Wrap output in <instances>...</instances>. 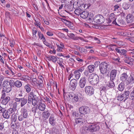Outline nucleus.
Segmentation results:
<instances>
[{"label":"nucleus","instance_id":"f257e3e1","mask_svg":"<svg viewBox=\"0 0 134 134\" xmlns=\"http://www.w3.org/2000/svg\"><path fill=\"white\" fill-rule=\"evenodd\" d=\"M40 98L37 93L34 94L33 92H31L28 94V103H31L32 102V105H35L37 101Z\"/></svg>","mask_w":134,"mask_h":134},{"label":"nucleus","instance_id":"f03ea898","mask_svg":"<svg viewBox=\"0 0 134 134\" xmlns=\"http://www.w3.org/2000/svg\"><path fill=\"white\" fill-rule=\"evenodd\" d=\"M105 19L102 15L99 14L96 15L93 19L89 18L88 21L92 23H97L100 24L103 23L105 21Z\"/></svg>","mask_w":134,"mask_h":134},{"label":"nucleus","instance_id":"7ed1b4c3","mask_svg":"<svg viewBox=\"0 0 134 134\" xmlns=\"http://www.w3.org/2000/svg\"><path fill=\"white\" fill-rule=\"evenodd\" d=\"M88 80L90 83L93 85H97L99 81V78L98 76L96 74H91L88 77Z\"/></svg>","mask_w":134,"mask_h":134},{"label":"nucleus","instance_id":"20e7f679","mask_svg":"<svg viewBox=\"0 0 134 134\" xmlns=\"http://www.w3.org/2000/svg\"><path fill=\"white\" fill-rule=\"evenodd\" d=\"M109 64L106 62L101 63L99 65V69L100 73L102 74L106 73L109 71Z\"/></svg>","mask_w":134,"mask_h":134},{"label":"nucleus","instance_id":"39448f33","mask_svg":"<svg viewBox=\"0 0 134 134\" xmlns=\"http://www.w3.org/2000/svg\"><path fill=\"white\" fill-rule=\"evenodd\" d=\"M12 85H12L10 80L9 82L8 81H4L2 85L3 90L7 93L9 92L11 90L12 85Z\"/></svg>","mask_w":134,"mask_h":134},{"label":"nucleus","instance_id":"423d86ee","mask_svg":"<svg viewBox=\"0 0 134 134\" xmlns=\"http://www.w3.org/2000/svg\"><path fill=\"white\" fill-rule=\"evenodd\" d=\"M79 111L80 113L84 115L88 114L90 112V108L87 106H82L79 108Z\"/></svg>","mask_w":134,"mask_h":134},{"label":"nucleus","instance_id":"0eeeda50","mask_svg":"<svg viewBox=\"0 0 134 134\" xmlns=\"http://www.w3.org/2000/svg\"><path fill=\"white\" fill-rule=\"evenodd\" d=\"M85 90L86 94L89 96H91L94 94V90L91 86H86L85 87Z\"/></svg>","mask_w":134,"mask_h":134},{"label":"nucleus","instance_id":"6e6552de","mask_svg":"<svg viewBox=\"0 0 134 134\" xmlns=\"http://www.w3.org/2000/svg\"><path fill=\"white\" fill-rule=\"evenodd\" d=\"M100 127L98 124H92L88 127L87 129H89L91 132H93L98 130Z\"/></svg>","mask_w":134,"mask_h":134},{"label":"nucleus","instance_id":"1a4fd4ad","mask_svg":"<svg viewBox=\"0 0 134 134\" xmlns=\"http://www.w3.org/2000/svg\"><path fill=\"white\" fill-rule=\"evenodd\" d=\"M85 121L86 116L84 115L81 116L80 118L75 120V122L76 124H79L80 125H82L85 123Z\"/></svg>","mask_w":134,"mask_h":134},{"label":"nucleus","instance_id":"9d476101","mask_svg":"<svg viewBox=\"0 0 134 134\" xmlns=\"http://www.w3.org/2000/svg\"><path fill=\"white\" fill-rule=\"evenodd\" d=\"M10 81L11 82L12 85H13L12 86L13 87L15 86L17 87L20 88L22 85L21 82L19 80H17L15 82H14L13 80H10Z\"/></svg>","mask_w":134,"mask_h":134},{"label":"nucleus","instance_id":"9b49d317","mask_svg":"<svg viewBox=\"0 0 134 134\" xmlns=\"http://www.w3.org/2000/svg\"><path fill=\"white\" fill-rule=\"evenodd\" d=\"M70 88L72 90H74L77 85V81L75 79H72L70 81Z\"/></svg>","mask_w":134,"mask_h":134},{"label":"nucleus","instance_id":"f8f14e48","mask_svg":"<svg viewBox=\"0 0 134 134\" xmlns=\"http://www.w3.org/2000/svg\"><path fill=\"white\" fill-rule=\"evenodd\" d=\"M86 80L85 77H81L79 83L80 87L81 88H83L86 83Z\"/></svg>","mask_w":134,"mask_h":134},{"label":"nucleus","instance_id":"ddd939ff","mask_svg":"<svg viewBox=\"0 0 134 134\" xmlns=\"http://www.w3.org/2000/svg\"><path fill=\"white\" fill-rule=\"evenodd\" d=\"M21 112L24 118H26L28 115L27 109L25 107H23L21 109Z\"/></svg>","mask_w":134,"mask_h":134},{"label":"nucleus","instance_id":"4468645a","mask_svg":"<svg viewBox=\"0 0 134 134\" xmlns=\"http://www.w3.org/2000/svg\"><path fill=\"white\" fill-rule=\"evenodd\" d=\"M117 73V71L115 69L112 70L110 75V79L112 80H114L115 79Z\"/></svg>","mask_w":134,"mask_h":134},{"label":"nucleus","instance_id":"2eb2a0df","mask_svg":"<svg viewBox=\"0 0 134 134\" xmlns=\"http://www.w3.org/2000/svg\"><path fill=\"white\" fill-rule=\"evenodd\" d=\"M113 80H111L110 79L108 81H107V80H106L105 83L106 84V85L109 87H113L115 86V84L113 81Z\"/></svg>","mask_w":134,"mask_h":134},{"label":"nucleus","instance_id":"dca6fc26","mask_svg":"<svg viewBox=\"0 0 134 134\" xmlns=\"http://www.w3.org/2000/svg\"><path fill=\"white\" fill-rule=\"evenodd\" d=\"M134 83V77L131 75L126 80V84L127 85L129 84H132Z\"/></svg>","mask_w":134,"mask_h":134},{"label":"nucleus","instance_id":"f3484780","mask_svg":"<svg viewBox=\"0 0 134 134\" xmlns=\"http://www.w3.org/2000/svg\"><path fill=\"white\" fill-rule=\"evenodd\" d=\"M133 19V16L131 14H129L128 15L126 18L127 22L128 23H131L132 22Z\"/></svg>","mask_w":134,"mask_h":134},{"label":"nucleus","instance_id":"a211bd4d","mask_svg":"<svg viewBox=\"0 0 134 134\" xmlns=\"http://www.w3.org/2000/svg\"><path fill=\"white\" fill-rule=\"evenodd\" d=\"M130 92L129 91H124V93L122 94L123 97H124V101H125L128 98L130 95Z\"/></svg>","mask_w":134,"mask_h":134},{"label":"nucleus","instance_id":"6ab92c4d","mask_svg":"<svg viewBox=\"0 0 134 134\" xmlns=\"http://www.w3.org/2000/svg\"><path fill=\"white\" fill-rule=\"evenodd\" d=\"M27 100L24 97L22 98L21 100L20 106L21 107H23L27 102Z\"/></svg>","mask_w":134,"mask_h":134},{"label":"nucleus","instance_id":"aec40b11","mask_svg":"<svg viewBox=\"0 0 134 134\" xmlns=\"http://www.w3.org/2000/svg\"><path fill=\"white\" fill-rule=\"evenodd\" d=\"M128 76L126 74L124 73L122 74V75L120 77V79L123 82L124 81L126 83V80L127 79Z\"/></svg>","mask_w":134,"mask_h":134},{"label":"nucleus","instance_id":"412c9836","mask_svg":"<svg viewBox=\"0 0 134 134\" xmlns=\"http://www.w3.org/2000/svg\"><path fill=\"white\" fill-rule=\"evenodd\" d=\"M50 116V113L48 110L45 111L42 113V117L45 119H47Z\"/></svg>","mask_w":134,"mask_h":134},{"label":"nucleus","instance_id":"4be33fe9","mask_svg":"<svg viewBox=\"0 0 134 134\" xmlns=\"http://www.w3.org/2000/svg\"><path fill=\"white\" fill-rule=\"evenodd\" d=\"M46 107L45 104L42 103H40L38 104V109L41 111H43Z\"/></svg>","mask_w":134,"mask_h":134},{"label":"nucleus","instance_id":"5701e85b","mask_svg":"<svg viewBox=\"0 0 134 134\" xmlns=\"http://www.w3.org/2000/svg\"><path fill=\"white\" fill-rule=\"evenodd\" d=\"M10 98L9 97H6L3 99L2 103L3 105H6L10 100Z\"/></svg>","mask_w":134,"mask_h":134},{"label":"nucleus","instance_id":"b1692460","mask_svg":"<svg viewBox=\"0 0 134 134\" xmlns=\"http://www.w3.org/2000/svg\"><path fill=\"white\" fill-rule=\"evenodd\" d=\"M50 124L54 126L55 124V119L54 117L50 116L49 119Z\"/></svg>","mask_w":134,"mask_h":134},{"label":"nucleus","instance_id":"393cba45","mask_svg":"<svg viewBox=\"0 0 134 134\" xmlns=\"http://www.w3.org/2000/svg\"><path fill=\"white\" fill-rule=\"evenodd\" d=\"M88 13L86 12H82L80 14V17L83 19H85L88 17Z\"/></svg>","mask_w":134,"mask_h":134},{"label":"nucleus","instance_id":"a878e982","mask_svg":"<svg viewBox=\"0 0 134 134\" xmlns=\"http://www.w3.org/2000/svg\"><path fill=\"white\" fill-rule=\"evenodd\" d=\"M124 88V84L123 82H121L119 85L118 90L121 91H123Z\"/></svg>","mask_w":134,"mask_h":134},{"label":"nucleus","instance_id":"bb28decb","mask_svg":"<svg viewBox=\"0 0 134 134\" xmlns=\"http://www.w3.org/2000/svg\"><path fill=\"white\" fill-rule=\"evenodd\" d=\"M2 115L3 118L6 119H8L9 118L10 114L7 111V110L3 113Z\"/></svg>","mask_w":134,"mask_h":134},{"label":"nucleus","instance_id":"cd10ccee","mask_svg":"<svg viewBox=\"0 0 134 134\" xmlns=\"http://www.w3.org/2000/svg\"><path fill=\"white\" fill-rule=\"evenodd\" d=\"M88 68L89 72L91 73L94 71L95 68V66L93 65H90L88 66Z\"/></svg>","mask_w":134,"mask_h":134},{"label":"nucleus","instance_id":"c85d7f7f","mask_svg":"<svg viewBox=\"0 0 134 134\" xmlns=\"http://www.w3.org/2000/svg\"><path fill=\"white\" fill-rule=\"evenodd\" d=\"M82 12V10L80 8L77 9L74 11L75 14L77 15H80Z\"/></svg>","mask_w":134,"mask_h":134},{"label":"nucleus","instance_id":"c756f323","mask_svg":"<svg viewBox=\"0 0 134 134\" xmlns=\"http://www.w3.org/2000/svg\"><path fill=\"white\" fill-rule=\"evenodd\" d=\"M74 73L75 78L76 79L78 80L80 76V72L75 71H74Z\"/></svg>","mask_w":134,"mask_h":134},{"label":"nucleus","instance_id":"7c9ffc66","mask_svg":"<svg viewBox=\"0 0 134 134\" xmlns=\"http://www.w3.org/2000/svg\"><path fill=\"white\" fill-rule=\"evenodd\" d=\"M38 35L39 38L41 40H42L43 41L45 40L46 39L44 38L43 34H42L40 32L38 31Z\"/></svg>","mask_w":134,"mask_h":134},{"label":"nucleus","instance_id":"2f4dec72","mask_svg":"<svg viewBox=\"0 0 134 134\" xmlns=\"http://www.w3.org/2000/svg\"><path fill=\"white\" fill-rule=\"evenodd\" d=\"M68 36L74 40H77V37H75V35L72 33L68 34Z\"/></svg>","mask_w":134,"mask_h":134},{"label":"nucleus","instance_id":"473e14b6","mask_svg":"<svg viewBox=\"0 0 134 134\" xmlns=\"http://www.w3.org/2000/svg\"><path fill=\"white\" fill-rule=\"evenodd\" d=\"M124 97H123L122 94H119L117 97V99L119 101H121L122 100L124 99Z\"/></svg>","mask_w":134,"mask_h":134},{"label":"nucleus","instance_id":"72a5a7b5","mask_svg":"<svg viewBox=\"0 0 134 134\" xmlns=\"http://www.w3.org/2000/svg\"><path fill=\"white\" fill-rule=\"evenodd\" d=\"M52 132L54 134H59V131L56 128L53 127L52 129Z\"/></svg>","mask_w":134,"mask_h":134},{"label":"nucleus","instance_id":"f704fd0d","mask_svg":"<svg viewBox=\"0 0 134 134\" xmlns=\"http://www.w3.org/2000/svg\"><path fill=\"white\" fill-rule=\"evenodd\" d=\"M126 51L123 49H121L120 54V55H123L125 56V58H127L126 55Z\"/></svg>","mask_w":134,"mask_h":134},{"label":"nucleus","instance_id":"c9c22d12","mask_svg":"<svg viewBox=\"0 0 134 134\" xmlns=\"http://www.w3.org/2000/svg\"><path fill=\"white\" fill-rule=\"evenodd\" d=\"M122 7L125 9H127L129 8L130 5L127 3H124L123 4Z\"/></svg>","mask_w":134,"mask_h":134},{"label":"nucleus","instance_id":"e433bc0d","mask_svg":"<svg viewBox=\"0 0 134 134\" xmlns=\"http://www.w3.org/2000/svg\"><path fill=\"white\" fill-rule=\"evenodd\" d=\"M30 85L29 84H27L25 86V88L27 92H29L30 91L31 89L30 87Z\"/></svg>","mask_w":134,"mask_h":134},{"label":"nucleus","instance_id":"4c0bfd02","mask_svg":"<svg viewBox=\"0 0 134 134\" xmlns=\"http://www.w3.org/2000/svg\"><path fill=\"white\" fill-rule=\"evenodd\" d=\"M17 118V116L16 115L14 114H13L11 118V120L12 121L15 122Z\"/></svg>","mask_w":134,"mask_h":134},{"label":"nucleus","instance_id":"58836bf2","mask_svg":"<svg viewBox=\"0 0 134 134\" xmlns=\"http://www.w3.org/2000/svg\"><path fill=\"white\" fill-rule=\"evenodd\" d=\"M130 99L131 100L134 99V90H133L130 93L129 97Z\"/></svg>","mask_w":134,"mask_h":134},{"label":"nucleus","instance_id":"ea45409f","mask_svg":"<svg viewBox=\"0 0 134 134\" xmlns=\"http://www.w3.org/2000/svg\"><path fill=\"white\" fill-rule=\"evenodd\" d=\"M79 98L78 96L75 95L73 98L72 99V101L73 102H77Z\"/></svg>","mask_w":134,"mask_h":134},{"label":"nucleus","instance_id":"a19ab883","mask_svg":"<svg viewBox=\"0 0 134 134\" xmlns=\"http://www.w3.org/2000/svg\"><path fill=\"white\" fill-rule=\"evenodd\" d=\"M51 58L52 60L54 63H55L57 62L58 58L57 56H52Z\"/></svg>","mask_w":134,"mask_h":134},{"label":"nucleus","instance_id":"79ce46f5","mask_svg":"<svg viewBox=\"0 0 134 134\" xmlns=\"http://www.w3.org/2000/svg\"><path fill=\"white\" fill-rule=\"evenodd\" d=\"M78 49L81 52V53L83 52H86L87 51L85 48H82L80 49V48H78Z\"/></svg>","mask_w":134,"mask_h":134},{"label":"nucleus","instance_id":"37998d69","mask_svg":"<svg viewBox=\"0 0 134 134\" xmlns=\"http://www.w3.org/2000/svg\"><path fill=\"white\" fill-rule=\"evenodd\" d=\"M7 111L10 114L14 112V109L12 108H10L8 110H7Z\"/></svg>","mask_w":134,"mask_h":134},{"label":"nucleus","instance_id":"c03bdc74","mask_svg":"<svg viewBox=\"0 0 134 134\" xmlns=\"http://www.w3.org/2000/svg\"><path fill=\"white\" fill-rule=\"evenodd\" d=\"M43 43H44L49 48L50 47L51 44L50 43H48L46 41V39L45 40L43 41Z\"/></svg>","mask_w":134,"mask_h":134},{"label":"nucleus","instance_id":"a18cd8bd","mask_svg":"<svg viewBox=\"0 0 134 134\" xmlns=\"http://www.w3.org/2000/svg\"><path fill=\"white\" fill-rule=\"evenodd\" d=\"M6 110L5 108H3L0 105V113H3Z\"/></svg>","mask_w":134,"mask_h":134},{"label":"nucleus","instance_id":"49530a36","mask_svg":"<svg viewBox=\"0 0 134 134\" xmlns=\"http://www.w3.org/2000/svg\"><path fill=\"white\" fill-rule=\"evenodd\" d=\"M25 119L24 117L21 114L18 116V119L19 121H21Z\"/></svg>","mask_w":134,"mask_h":134},{"label":"nucleus","instance_id":"de8ad7c7","mask_svg":"<svg viewBox=\"0 0 134 134\" xmlns=\"http://www.w3.org/2000/svg\"><path fill=\"white\" fill-rule=\"evenodd\" d=\"M75 94L73 93H69L68 95V96L69 97V98L70 99H72L73 98V97L75 96Z\"/></svg>","mask_w":134,"mask_h":134},{"label":"nucleus","instance_id":"09e8293b","mask_svg":"<svg viewBox=\"0 0 134 134\" xmlns=\"http://www.w3.org/2000/svg\"><path fill=\"white\" fill-rule=\"evenodd\" d=\"M58 35L60 38H65V35L63 34L60 33L58 34Z\"/></svg>","mask_w":134,"mask_h":134},{"label":"nucleus","instance_id":"8fccbe9b","mask_svg":"<svg viewBox=\"0 0 134 134\" xmlns=\"http://www.w3.org/2000/svg\"><path fill=\"white\" fill-rule=\"evenodd\" d=\"M5 92L3 90L2 91V94L1 97V98H4L5 97Z\"/></svg>","mask_w":134,"mask_h":134},{"label":"nucleus","instance_id":"3c124183","mask_svg":"<svg viewBox=\"0 0 134 134\" xmlns=\"http://www.w3.org/2000/svg\"><path fill=\"white\" fill-rule=\"evenodd\" d=\"M22 99V98H18L16 97L14 99L15 101L17 102H20L21 100Z\"/></svg>","mask_w":134,"mask_h":134},{"label":"nucleus","instance_id":"603ef678","mask_svg":"<svg viewBox=\"0 0 134 134\" xmlns=\"http://www.w3.org/2000/svg\"><path fill=\"white\" fill-rule=\"evenodd\" d=\"M4 123H0V130H2L4 128Z\"/></svg>","mask_w":134,"mask_h":134},{"label":"nucleus","instance_id":"864d4df0","mask_svg":"<svg viewBox=\"0 0 134 134\" xmlns=\"http://www.w3.org/2000/svg\"><path fill=\"white\" fill-rule=\"evenodd\" d=\"M84 70V68L82 67H81L79 69L77 70H76V71H77L78 72H82V71Z\"/></svg>","mask_w":134,"mask_h":134},{"label":"nucleus","instance_id":"5fc2aeb1","mask_svg":"<svg viewBox=\"0 0 134 134\" xmlns=\"http://www.w3.org/2000/svg\"><path fill=\"white\" fill-rule=\"evenodd\" d=\"M37 109V107H34L32 109V111L34 113H35Z\"/></svg>","mask_w":134,"mask_h":134},{"label":"nucleus","instance_id":"6e6d98bb","mask_svg":"<svg viewBox=\"0 0 134 134\" xmlns=\"http://www.w3.org/2000/svg\"><path fill=\"white\" fill-rule=\"evenodd\" d=\"M60 2H61L62 3H66V2L67 1H71V0H58Z\"/></svg>","mask_w":134,"mask_h":134},{"label":"nucleus","instance_id":"4d7b16f0","mask_svg":"<svg viewBox=\"0 0 134 134\" xmlns=\"http://www.w3.org/2000/svg\"><path fill=\"white\" fill-rule=\"evenodd\" d=\"M87 128H88V127H87L86 126L83 127L82 128V132H83V133L85 132H86L85 129H86V130H88V129H87Z\"/></svg>","mask_w":134,"mask_h":134},{"label":"nucleus","instance_id":"13d9d810","mask_svg":"<svg viewBox=\"0 0 134 134\" xmlns=\"http://www.w3.org/2000/svg\"><path fill=\"white\" fill-rule=\"evenodd\" d=\"M124 33L122 32H117V34L118 35L124 36Z\"/></svg>","mask_w":134,"mask_h":134},{"label":"nucleus","instance_id":"bf43d9fd","mask_svg":"<svg viewBox=\"0 0 134 134\" xmlns=\"http://www.w3.org/2000/svg\"><path fill=\"white\" fill-rule=\"evenodd\" d=\"M84 74L86 76H88L89 74V72L87 70H85L84 72Z\"/></svg>","mask_w":134,"mask_h":134},{"label":"nucleus","instance_id":"052dcab7","mask_svg":"<svg viewBox=\"0 0 134 134\" xmlns=\"http://www.w3.org/2000/svg\"><path fill=\"white\" fill-rule=\"evenodd\" d=\"M47 35L49 36H52L53 35V33L49 31H48L47 33Z\"/></svg>","mask_w":134,"mask_h":134},{"label":"nucleus","instance_id":"680f3d73","mask_svg":"<svg viewBox=\"0 0 134 134\" xmlns=\"http://www.w3.org/2000/svg\"><path fill=\"white\" fill-rule=\"evenodd\" d=\"M94 40L96 41V42L97 43H99L100 42V40L97 38L94 37Z\"/></svg>","mask_w":134,"mask_h":134},{"label":"nucleus","instance_id":"e2e57ef3","mask_svg":"<svg viewBox=\"0 0 134 134\" xmlns=\"http://www.w3.org/2000/svg\"><path fill=\"white\" fill-rule=\"evenodd\" d=\"M124 61L125 63H126L128 64H131V63H130L129 61V60L127 58L126 59H125L124 60Z\"/></svg>","mask_w":134,"mask_h":134},{"label":"nucleus","instance_id":"0e129e2a","mask_svg":"<svg viewBox=\"0 0 134 134\" xmlns=\"http://www.w3.org/2000/svg\"><path fill=\"white\" fill-rule=\"evenodd\" d=\"M41 53V51L40 50H38L37 52V56L38 57H40V56Z\"/></svg>","mask_w":134,"mask_h":134},{"label":"nucleus","instance_id":"69168bd1","mask_svg":"<svg viewBox=\"0 0 134 134\" xmlns=\"http://www.w3.org/2000/svg\"><path fill=\"white\" fill-rule=\"evenodd\" d=\"M107 98L106 96H104L103 97H102L101 100H102V101H103V100H104V101H105L107 100Z\"/></svg>","mask_w":134,"mask_h":134},{"label":"nucleus","instance_id":"338daca9","mask_svg":"<svg viewBox=\"0 0 134 134\" xmlns=\"http://www.w3.org/2000/svg\"><path fill=\"white\" fill-rule=\"evenodd\" d=\"M66 24L68 25H71V24H72V23L69 21L67 20L66 23H65Z\"/></svg>","mask_w":134,"mask_h":134},{"label":"nucleus","instance_id":"774afa93","mask_svg":"<svg viewBox=\"0 0 134 134\" xmlns=\"http://www.w3.org/2000/svg\"><path fill=\"white\" fill-rule=\"evenodd\" d=\"M127 40L132 42H134V40L132 38H127Z\"/></svg>","mask_w":134,"mask_h":134}]
</instances>
